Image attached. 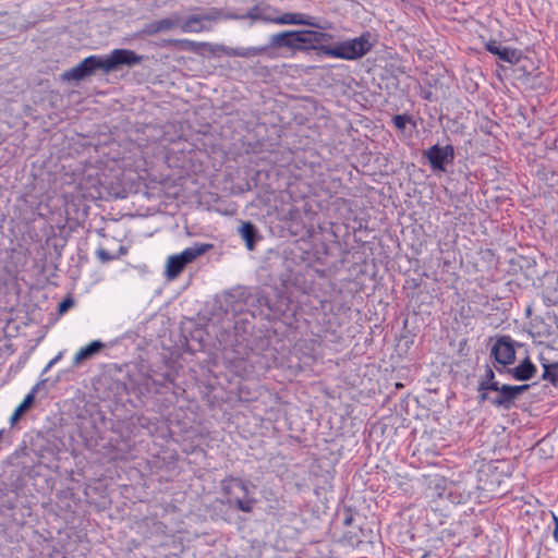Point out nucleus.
Wrapping results in <instances>:
<instances>
[{"label": "nucleus", "mask_w": 558, "mask_h": 558, "mask_svg": "<svg viewBox=\"0 0 558 558\" xmlns=\"http://www.w3.org/2000/svg\"><path fill=\"white\" fill-rule=\"evenodd\" d=\"M434 494L436 497L441 498L446 488H447V480L445 477H439L434 481Z\"/></svg>", "instance_id": "aec40b11"}, {"label": "nucleus", "mask_w": 558, "mask_h": 558, "mask_svg": "<svg viewBox=\"0 0 558 558\" xmlns=\"http://www.w3.org/2000/svg\"><path fill=\"white\" fill-rule=\"evenodd\" d=\"M408 121H409V118L403 114H397L392 118L393 125L398 130H403L405 128Z\"/></svg>", "instance_id": "4be33fe9"}, {"label": "nucleus", "mask_w": 558, "mask_h": 558, "mask_svg": "<svg viewBox=\"0 0 558 558\" xmlns=\"http://www.w3.org/2000/svg\"><path fill=\"white\" fill-rule=\"evenodd\" d=\"M278 34H272L269 37L268 44L259 47H247V48H239L233 51V56L242 57V58H251L257 56H264L268 59H277L281 58L282 51H280V47L276 45V39Z\"/></svg>", "instance_id": "1a4fd4ad"}, {"label": "nucleus", "mask_w": 558, "mask_h": 558, "mask_svg": "<svg viewBox=\"0 0 558 558\" xmlns=\"http://www.w3.org/2000/svg\"><path fill=\"white\" fill-rule=\"evenodd\" d=\"M209 247L210 245L201 244L193 247H186L180 254L169 256L166 268L167 278L169 280L178 278L187 264L205 254Z\"/></svg>", "instance_id": "423d86ee"}, {"label": "nucleus", "mask_w": 558, "mask_h": 558, "mask_svg": "<svg viewBox=\"0 0 558 558\" xmlns=\"http://www.w3.org/2000/svg\"><path fill=\"white\" fill-rule=\"evenodd\" d=\"M174 44L183 50H197L198 44L189 39L174 40Z\"/></svg>", "instance_id": "412c9836"}, {"label": "nucleus", "mask_w": 558, "mask_h": 558, "mask_svg": "<svg viewBox=\"0 0 558 558\" xmlns=\"http://www.w3.org/2000/svg\"><path fill=\"white\" fill-rule=\"evenodd\" d=\"M219 502L231 510L252 513L257 504L251 481L232 474L219 482Z\"/></svg>", "instance_id": "7ed1b4c3"}, {"label": "nucleus", "mask_w": 558, "mask_h": 558, "mask_svg": "<svg viewBox=\"0 0 558 558\" xmlns=\"http://www.w3.org/2000/svg\"><path fill=\"white\" fill-rule=\"evenodd\" d=\"M33 402H34V393L29 392L28 395L25 396L23 401L14 410V412L10 418L11 425L15 424L20 420L21 415L33 404Z\"/></svg>", "instance_id": "f3484780"}, {"label": "nucleus", "mask_w": 558, "mask_h": 558, "mask_svg": "<svg viewBox=\"0 0 558 558\" xmlns=\"http://www.w3.org/2000/svg\"><path fill=\"white\" fill-rule=\"evenodd\" d=\"M177 26H180L179 19H163V20L158 21L151 27H149L147 29V32L148 33H156V32H160V31L171 29V28L177 27Z\"/></svg>", "instance_id": "6ab92c4d"}, {"label": "nucleus", "mask_w": 558, "mask_h": 558, "mask_svg": "<svg viewBox=\"0 0 558 558\" xmlns=\"http://www.w3.org/2000/svg\"><path fill=\"white\" fill-rule=\"evenodd\" d=\"M138 61L140 57L135 52L128 49H114L108 56L92 54L84 58L76 66L64 71L61 78L65 82H77L94 74L97 70L110 73L120 65H131Z\"/></svg>", "instance_id": "f257e3e1"}, {"label": "nucleus", "mask_w": 558, "mask_h": 558, "mask_svg": "<svg viewBox=\"0 0 558 558\" xmlns=\"http://www.w3.org/2000/svg\"><path fill=\"white\" fill-rule=\"evenodd\" d=\"M424 155L434 170L442 171L445 170V165L453 160L454 149L451 145H446L444 147L434 145L429 147Z\"/></svg>", "instance_id": "9d476101"}, {"label": "nucleus", "mask_w": 558, "mask_h": 558, "mask_svg": "<svg viewBox=\"0 0 558 558\" xmlns=\"http://www.w3.org/2000/svg\"><path fill=\"white\" fill-rule=\"evenodd\" d=\"M124 253V247L120 242L107 236H104V241L99 244L96 252L97 257L102 263L117 259Z\"/></svg>", "instance_id": "9b49d317"}, {"label": "nucleus", "mask_w": 558, "mask_h": 558, "mask_svg": "<svg viewBox=\"0 0 558 558\" xmlns=\"http://www.w3.org/2000/svg\"><path fill=\"white\" fill-rule=\"evenodd\" d=\"M70 304H71L70 300H65V301L61 302L59 305L60 312H64Z\"/></svg>", "instance_id": "393cba45"}, {"label": "nucleus", "mask_w": 558, "mask_h": 558, "mask_svg": "<svg viewBox=\"0 0 558 558\" xmlns=\"http://www.w3.org/2000/svg\"><path fill=\"white\" fill-rule=\"evenodd\" d=\"M486 49L497 56L500 60L514 64L520 60V56L518 54L517 50L508 48V47H501L496 41H490L486 45Z\"/></svg>", "instance_id": "f8f14e48"}, {"label": "nucleus", "mask_w": 558, "mask_h": 558, "mask_svg": "<svg viewBox=\"0 0 558 558\" xmlns=\"http://www.w3.org/2000/svg\"><path fill=\"white\" fill-rule=\"evenodd\" d=\"M276 45L280 47L281 58L294 57L298 51L317 50L325 54L330 49L326 43L332 35L312 29L282 31L277 33Z\"/></svg>", "instance_id": "f03ea898"}, {"label": "nucleus", "mask_w": 558, "mask_h": 558, "mask_svg": "<svg viewBox=\"0 0 558 558\" xmlns=\"http://www.w3.org/2000/svg\"><path fill=\"white\" fill-rule=\"evenodd\" d=\"M543 379L558 386V363H543Z\"/></svg>", "instance_id": "a211bd4d"}, {"label": "nucleus", "mask_w": 558, "mask_h": 558, "mask_svg": "<svg viewBox=\"0 0 558 558\" xmlns=\"http://www.w3.org/2000/svg\"><path fill=\"white\" fill-rule=\"evenodd\" d=\"M351 520H352L351 518L345 519V522H344L345 525H349L351 523Z\"/></svg>", "instance_id": "a878e982"}, {"label": "nucleus", "mask_w": 558, "mask_h": 558, "mask_svg": "<svg viewBox=\"0 0 558 558\" xmlns=\"http://www.w3.org/2000/svg\"><path fill=\"white\" fill-rule=\"evenodd\" d=\"M551 514H553V521L555 524L553 536H554L555 541L558 543V517L555 513H551Z\"/></svg>", "instance_id": "5701e85b"}, {"label": "nucleus", "mask_w": 558, "mask_h": 558, "mask_svg": "<svg viewBox=\"0 0 558 558\" xmlns=\"http://www.w3.org/2000/svg\"><path fill=\"white\" fill-rule=\"evenodd\" d=\"M375 38L365 31L359 37L338 43L325 51V56L335 59L353 61L366 56L374 47Z\"/></svg>", "instance_id": "20e7f679"}, {"label": "nucleus", "mask_w": 558, "mask_h": 558, "mask_svg": "<svg viewBox=\"0 0 558 558\" xmlns=\"http://www.w3.org/2000/svg\"><path fill=\"white\" fill-rule=\"evenodd\" d=\"M240 234L243 238V240L245 241L246 247L250 251H252L254 248L255 241L257 238V231H256L255 226L250 221L244 222L241 226Z\"/></svg>", "instance_id": "dca6fc26"}, {"label": "nucleus", "mask_w": 558, "mask_h": 558, "mask_svg": "<svg viewBox=\"0 0 558 558\" xmlns=\"http://www.w3.org/2000/svg\"><path fill=\"white\" fill-rule=\"evenodd\" d=\"M490 354L495 359V367L498 372H501L504 367L513 364L515 361V350L511 337H499L492 347Z\"/></svg>", "instance_id": "6e6552de"}, {"label": "nucleus", "mask_w": 558, "mask_h": 558, "mask_svg": "<svg viewBox=\"0 0 558 558\" xmlns=\"http://www.w3.org/2000/svg\"><path fill=\"white\" fill-rule=\"evenodd\" d=\"M529 388V385L521 386H511V385H502L499 386L497 381L492 383H482L481 389L483 390H492L497 391L499 395L492 400V403L496 407H504L509 409L513 401L518 398L520 393L525 391Z\"/></svg>", "instance_id": "0eeeda50"}, {"label": "nucleus", "mask_w": 558, "mask_h": 558, "mask_svg": "<svg viewBox=\"0 0 558 558\" xmlns=\"http://www.w3.org/2000/svg\"><path fill=\"white\" fill-rule=\"evenodd\" d=\"M204 20H208V17L193 15L185 21L180 22V28L183 33H201L206 29Z\"/></svg>", "instance_id": "2eb2a0df"}, {"label": "nucleus", "mask_w": 558, "mask_h": 558, "mask_svg": "<svg viewBox=\"0 0 558 558\" xmlns=\"http://www.w3.org/2000/svg\"><path fill=\"white\" fill-rule=\"evenodd\" d=\"M254 13H252V17L259 19L265 22L278 24V25H306L317 27V23L315 19L311 15L304 13H282L279 14L277 9L266 7L264 9H259L258 7L254 8Z\"/></svg>", "instance_id": "39448f33"}, {"label": "nucleus", "mask_w": 558, "mask_h": 558, "mask_svg": "<svg viewBox=\"0 0 558 558\" xmlns=\"http://www.w3.org/2000/svg\"><path fill=\"white\" fill-rule=\"evenodd\" d=\"M104 343L100 340H94L89 342L87 345L81 348L73 357V364L78 365L84 360L89 359L94 354L98 353L102 348Z\"/></svg>", "instance_id": "4468645a"}, {"label": "nucleus", "mask_w": 558, "mask_h": 558, "mask_svg": "<svg viewBox=\"0 0 558 558\" xmlns=\"http://www.w3.org/2000/svg\"><path fill=\"white\" fill-rule=\"evenodd\" d=\"M486 377H487V379H488V381H487V383L495 381V380H494V378H495V374H494V372H493V369H492V368H488V369L486 371Z\"/></svg>", "instance_id": "b1692460"}, {"label": "nucleus", "mask_w": 558, "mask_h": 558, "mask_svg": "<svg viewBox=\"0 0 558 558\" xmlns=\"http://www.w3.org/2000/svg\"><path fill=\"white\" fill-rule=\"evenodd\" d=\"M536 371V366L533 364L530 357H525L520 362L519 365L513 367L510 373L514 379L525 381L533 378Z\"/></svg>", "instance_id": "ddd939ff"}]
</instances>
